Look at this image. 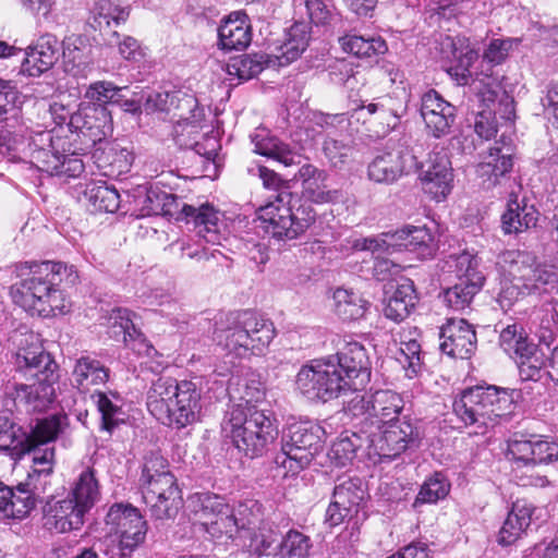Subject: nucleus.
I'll list each match as a JSON object with an SVG mask.
<instances>
[{"label": "nucleus", "instance_id": "f257e3e1", "mask_svg": "<svg viewBox=\"0 0 558 558\" xmlns=\"http://www.w3.org/2000/svg\"><path fill=\"white\" fill-rule=\"evenodd\" d=\"M14 271L20 281L10 288L13 302L38 315H48L59 307L61 293L57 287L64 278L71 284L78 278L72 266L48 260L19 264Z\"/></svg>", "mask_w": 558, "mask_h": 558}, {"label": "nucleus", "instance_id": "f03ea898", "mask_svg": "<svg viewBox=\"0 0 558 558\" xmlns=\"http://www.w3.org/2000/svg\"><path fill=\"white\" fill-rule=\"evenodd\" d=\"M19 366L26 367L32 384H13L7 387V395L15 403L26 405L32 411H44L56 399V385L59 381L58 364L44 350H24L17 353Z\"/></svg>", "mask_w": 558, "mask_h": 558}, {"label": "nucleus", "instance_id": "7ed1b4c3", "mask_svg": "<svg viewBox=\"0 0 558 558\" xmlns=\"http://www.w3.org/2000/svg\"><path fill=\"white\" fill-rule=\"evenodd\" d=\"M222 429L246 457L263 456L278 436L271 413L264 409L232 405L227 411Z\"/></svg>", "mask_w": 558, "mask_h": 558}, {"label": "nucleus", "instance_id": "20e7f679", "mask_svg": "<svg viewBox=\"0 0 558 558\" xmlns=\"http://www.w3.org/2000/svg\"><path fill=\"white\" fill-rule=\"evenodd\" d=\"M143 500L155 520L174 519L182 507V493L168 461L158 453L145 458L141 476Z\"/></svg>", "mask_w": 558, "mask_h": 558}, {"label": "nucleus", "instance_id": "39448f33", "mask_svg": "<svg viewBox=\"0 0 558 558\" xmlns=\"http://www.w3.org/2000/svg\"><path fill=\"white\" fill-rule=\"evenodd\" d=\"M258 213L266 233L279 241L299 238L316 220V213L311 202L289 191L276 194L275 199L260 206Z\"/></svg>", "mask_w": 558, "mask_h": 558}, {"label": "nucleus", "instance_id": "423d86ee", "mask_svg": "<svg viewBox=\"0 0 558 558\" xmlns=\"http://www.w3.org/2000/svg\"><path fill=\"white\" fill-rule=\"evenodd\" d=\"M453 412L465 426L486 428L512 412L513 401L506 389L495 386L468 388L453 401Z\"/></svg>", "mask_w": 558, "mask_h": 558}, {"label": "nucleus", "instance_id": "0eeeda50", "mask_svg": "<svg viewBox=\"0 0 558 558\" xmlns=\"http://www.w3.org/2000/svg\"><path fill=\"white\" fill-rule=\"evenodd\" d=\"M227 322L217 337L228 351L239 356L262 354L275 337L272 322L251 311L231 313Z\"/></svg>", "mask_w": 558, "mask_h": 558}, {"label": "nucleus", "instance_id": "6e6552de", "mask_svg": "<svg viewBox=\"0 0 558 558\" xmlns=\"http://www.w3.org/2000/svg\"><path fill=\"white\" fill-rule=\"evenodd\" d=\"M474 90L480 100L487 107L475 116L474 131L484 140H490L497 133L495 116L505 120L514 118V99L502 87L493 73L481 71L472 81Z\"/></svg>", "mask_w": 558, "mask_h": 558}, {"label": "nucleus", "instance_id": "1a4fd4ad", "mask_svg": "<svg viewBox=\"0 0 558 558\" xmlns=\"http://www.w3.org/2000/svg\"><path fill=\"white\" fill-rule=\"evenodd\" d=\"M324 434V429L315 423L292 424L283 438L282 454L276 458V462L292 474L299 473L323 449Z\"/></svg>", "mask_w": 558, "mask_h": 558}, {"label": "nucleus", "instance_id": "9d476101", "mask_svg": "<svg viewBox=\"0 0 558 558\" xmlns=\"http://www.w3.org/2000/svg\"><path fill=\"white\" fill-rule=\"evenodd\" d=\"M295 385L307 399L323 402L352 390L335 366L333 360L329 357L302 366L296 375Z\"/></svg>", "mask_w": 558, "mask_h": 558}, {"label": "nucleus", "instance_id": "9b49d317", "mask_svg": "<svg viewBox=\"0 0 558 558\" xmlns=\"http://www.w3.org/2000/svg\"><path fill=\"white\" fill-rule=\"evenodd\" d=\"M363 434L367 441L368 454L390 460L399 457L408 448L417 446L420 439L418 428L408 415L385 424L380 429L364 430Z\"/></svg>", "mask_w": 558, "mask_h": 558}, {"label": "nucleus", "instance_id": "f8f14e48", "mask_svg": "<svg viewBox=\"0 0 558 558\" xmlns=\"http://www.w3.org/2000/svg\"><path fill=\"white\" fill-rule=\"evenodd\" d=\"M31 163L49 175L71 179L84 172V162L75 153L60 155L51 132H40L28 144Z\"/></svg>", "mask_w": 558, "mask_h": 558}, {"label": "nucleus", "instance_id": "ddd939ff", "mask_svg": "<svg viewBox=\"0 0 558 558\" xmlns=\"http://www.w3.org/2000/svg\"><path fill=\"white\" fill-rule=\"evenodd\" d=\"M126 87H117L111 82H96L86 90V98L94 101L92 107L72 118V121L78 122L83 118L82 128L92 132L94 141H100L112 130V118L110 111L105 105L121 102V92Z\"/></svg>", "mask_w": 558, "mask_h": 558}, {"label": "nucleus", "instance_id": "4468645a", "mask_svg": "<svg viewBox=\"0 0 558 558\" xmlns=\"http://www.w3.org/2000/svg\"><path fill=\"white\" fill-rule=\"evenodd\" d=\"M354 415H364L365 424L380 429L385 424L400 420L403 398L392 390H377L369 396H356L349 403Z\"/></svg>", "mask_w": 558, "mask_h": 558}, {"label": "nucleus", "instance_id": "2eb2a0df", "mask_svg": "<svg viewBox=\"0 0 558 558\" xmlns=\"http://www.w3.org/2000/svg\"><path fill=\"white\" fill-rule=\"evenodd\" d=\"M365 495L366 488L360 477H339L333 488L332 501L326 511V522L330 526H337L347 518L356 514Z\"/></svg>", "mask_w": 558, "mask_h": 558}, {"label": "nucleus", "instance_id": "dca6fc26", "mask_svg": "<svg viewBox=\"0 0 558 558\" xmlns=\"http://www.w3.org/2000/svg\"><path fill=\"white\" fill-rule=\"evenodd\" d=\"M158 365H154L151 361L141 364L138 377L144 381L151 383L146 393V405L148 411L160 422L166 424V417H169L170 403L173 402L175 397L177 387L180 381L172 377L159 376Z\"/></svg>", "mask_w": 558, "mask_h": 558}, {"label": "nucleus", "instance_id": "f3484780", "mask_svg": "<svg viewBox=\"0 0 558 558\" xmlns=\"http://www.w3.org/2000/svg\"><path fill=\"white\" fill-rule=\"evenodd\" d=\"M335 366L353 391L363 389L371 378V363L365 348L359 342H349L335 355Z\"/></svg>", "mask_w": 558, "mask_h": 558}, {"label": "nucleus", "instance_id": "a211bd4d", "mask_svg": "<svg viewBox=\"0 0 558 558\" xmlns=\"http://www.w3.org/2000/svg\"><path fill=\"white\" fill-rule=\"evenodd\" d=\"M418 162L408 147H398L378 155L368 165V178L376 183L390 184L402 174L416 171Z\"/></svg>", "mask_w": 558, "mask_h": 558}, {"label": "nucleus", "instance_id": "6ab92c4d", "mask_svg": "<svg viewBox=\"0 0 558 558\" xmlns=\"http://www.w3.org/2000/svg\"><path fill=\"white\" fill-rule=\"evenodd\" d=\"M420 179L425 193L436 201H442L451 191L453 180L451 162L444 151H434L418 166Z\"/></svg>", "mask_w": 558, "mask_h": 558}, {"label": "nucleus", "instance_id": "aec40b11", "mask_svg": "<svg viewBox=\"0 0 558 558\" xmlns=\"http://www.w3.org/2000/svg\"><path fill=\"white\" fill-rule=\"evenodd\" d=\"M440 344L442 353L454 359H470L476 350V332L465 319L449 318L440 328Z\"/></svg>", "mask_w": 558, "mask_h": 558}, {"label": "nucleus", "instance_id": "412c9836", "mask_svg": "<svg viewBox=\"0 0 558 558\" xmlns=\"http://www.w3.org/2000/svg\"><path fill=\"white\" fill-rule=\"evenodd\" d=\"M421 116L434 137L440 138L450 133L456 120V107L445 100L434 89L426 92L421 99Z\"/></svg>", "mask_w": 558, "mask_h": 558}, {"label": "nucleus", "instance_id": "4be33fe9", "mask_svg": "<svg viewBox=\"0 0 558 558\" xmlns=\"http://www.w3.org/2000/svg\"><path fill=\"white\" fill-rule=\"evenodd\" d=\"M201 389L191 380H181L177 387L173 402L170 403L166 424L177 428L185 427L198 418L201 411Z\"/></svg>", "mask_w": 558, "mask_h": 558}, {"label": "nucleus", "instance_id": "5701e85b", "mask_svg": "<svg viewBox=\"0 0 558 558\" xmlns=\"http://www.w3.org/2000/svg\"><path fill=\"white\" fill-rule=\"evenodd\" d=\"M43 512L45 526L57 533H68L81 529L86 513L71 497L62 500L53 498L47 500Z\"/></svg>", "mask_w": 558, "mask_h": 558}, {"label": "nucleus", "instance_id": "b1692460", "mask_svg": "<svg viewBox=\"0 0 558 558\" xmlns=\"http://www.w3.org/2000/svg\"><path fill=\"white\" fill-rule=\"evenodd\" d=\"M59 56L60 45L57 36L44 34L27 47L21 71L29 76H37L52 68Z\"/></svg>", "mask_w": 558, "mask_h": 558}, {"label": "nucleus", "instance_id": "393cba45", "mask_svg": "<svg viewBox=\"0 0 558 558\" xmlns=\"http://www.w3.org/2000/svg\"><path fill=\"white\" fill-rule=\"evenodd\" d=\"M177 219L184 220L187 225L192 223L196 233L208 243H216L219 240V211L209 204L195 207L183 203Z\"/></svg>", "mask_w": 558, "mask_h": 558}, {"label": "nucleus", "instance_id": "a878e982", "mask_svg": "<svg viewBox=\"0 0 558 558\" xmlns=\"http://www.w3.org/2000/svg\"><path fill=\"white\" fill-rule=\"evenodd\" d=\"M512 167L510 148L492 147L485 160L477 167L483 189L490 190L508 180Z\"/></svg>", "mask_w": 558, "mask_h": 558}, {"label": "nucleus", "instance_id": "bb28decb", "mask_svg": "<svg viewBox=\"0 0 558 558\" xmlns=\"http://www.w3.org/2000/svg\"><path fill=\"white\" fill-rule=\"evenodd\" d=\"M219 46L223 50L245 49L251 40L248 16L243 11L230 13L218 28Z\"/></svg>", "mask_w": 558, "mask_h": 558}, {"label": "nucleus", "instance_id": "cd10ccee", "mask_svg": "<svg viewBox=\"0 0 558 558\" xmlns=\"http://www.w3.org/2000/svg\"><path fill=\"white\" fill-rule=\"evenodd\" d=\"M386 242L396 246V251L407 250L421 258L434 254L433 236L425 227L405 226L388 235Z\"/></svg>", "mask_w": 558, "mask_h": 558}, {"label": "nucleus", "instance_id": "c85d7f7f", "mask_svg": "<svg viewBox=\"0 0 558 558\" xmlns=\"http://www.w3.org/2000/svg\"><path fill=\"white\" fill-rule=\"evenodd\" d=\"M534 510L535 507L526 500L514 501L498 533L497 542L502 546L515 543L530 526Z\"/></svg>", "mask_w": 558, "mask_h": 558}, {"label": "nucleus", "instance_id": "c756f323", "mask_svg": "<svg viewBox=\"0 0 558 558\" xmlns=\"http://www.w3.org/2000/svg\"><path fill=\"white\" fill-rule=\"evenodd\" d=\"M29 448L28 432L14 422L11 413L0 414V450L8 451L14 459H20Z\"/></svg>", "mask_w": 558, "mask_h": 558}, {"label": "nucleus", "instance_id": "7c9ffc66", "mask_svg": "<svg viewBox=\"0 0 558 558\" xmlns=\"http://www.w3.org/2000/svg\"><path fill=\"white\" fill-rule=\"evenodd\" d=\"M416 301L413 281L404 278L397 284L392 295L385 301L384 314L393 322H401L409 316Z\"/></svg>", "mask_w": 558, "mask_h": 558}, {"label": "nucleus", "instance_id": "2f4dec72", "mask_svg": "<svg viewBox=\"0 0 558 558\" xmlns=\"http://www.w3.org/2000/svg\"><path fill=\"white\" fill-rule=\"evenodd\" d=\"M537 211L534 206L521 205L514 193L510 194L507 210L501 216V227L505 233H519L537 222Z\"/></svg>", "mask_w": 558, "mask_h": 558}, {"label": "nucleus", "instance_id": "473e14b6", "mask_svg": "<svg viewBox=\"0 0 558 558\" xmlns=\"http://www.w3.org/2000/svg\"><path fill=\"white\" fill-rule=\"evenodd\" d=\"M72 375L78 389L89 390L93 386L105 385L110 371L100 361L84 355L76 360Z\"/></svg>", "mask_w": 558, "mask_h": 558}, {"label": "nucleus", "instance_id": "72a5a7b5", "mask_svg": "<svg viewBox=\"0 0 558 558\" xmlns=\"http://www.w3.org/2000/svg\"><path fill=\"white\" fill-rule=\"evenodd\" d=\"M311 39L310 26L304 22H295L287 32L286 39L278 48L276 56L280 65H288L300 58Z\"/></svg>", "mask_w": 558, "mask_h": 558}, {"label": "nucleus", "instance_id": "f704fd0d", "mask_svg": "<svg viewBox=\"0 0 558 558\" xmlns=\"http://www.w3.org/2000/svg\"><path fill=\"white\" fill-rule=\"evenodd\" d=\"M252 141L256 154L272 158L286 167L301 162V155L292 150L288 144L277 137L256 134L252 137Z\"/></svg>", "mask_w": 558, "mask_h": 558}, {"label": "nucleus", "instance_id": "c9c22d12", "mask_svg": "<svg viewBox=\"0 0 558 558\" xmlns=\"http://www.w3.org/2000/svg\"><path fill=\"white\" fill-rule=\"evenodd\" d=\"M364 430L361 434L344 432L332 442L327 456L335 466H345L354 459L357 449L367 448Z\"/></svg>", "mask_w": 558, "mask_h": 558}, {"label": "nucleus", "instance_id": "e433bc0d", "mask_svg": "<svg viewBox=\"0 0 558 558\" xmlns=\"http://www.w3.org/2000/svg\"><path fill=\"white\" fill-rule=\"evenodd\" d=\"M228 507L229 505L222 497L210 493H197L191 497L194 521L202 529L207 526L220 513L223 514Z\"/></svg>", "mask_w": 558, "mask_h": 558}, {"label": "nucleus", "instance_id": "4c0bfd02", "mask_svg": "<svg viewBox=\"0 0 558 558\" xmlns=\"http://www.w3.org/2000/svg\"><path fill=\"white\" fill-rule=\"evenodd\" d=\"M69 425L65 414H54L37 420L35 426L28 433L31 448L41 447L57 439Z\"/></svg>", "mask_w": 558, "mask_h": 558}, {"label": "nucleus", "instance_id": "58836bf2", "mask_svg": "<svg viewBox=\"0 0 558 558\" xmlns=\"http://www.w3.org/2000/svg\"><path fill=\"white\" fill-rule=\"evenodd\" d=\"M179 110L187 109L191 112V118H196L195 109L197 107V100L191 95H180L178 93H151L147 96L144 108L147 112L149 111H169L172 106Z\"/></svg>", "mask_w": 558, "mask_h": 558}, {"label": "nucleus", "instance_id": "ea45409f", "mask_svg": "<svg viewBox=\"0 0 558 558\" xmlns=\"http://www.w3.org/2000/svg\"><path fill=\"white\" fill-rule=\"evenodd\" d=\"M92 399L101 414L102 429L111 433L120 423L124 422L121 399L117 393L110 392L109 396L102 391H95Z\"/></svg>", "mask_w": 558, "mask_h": 558}, {"label": "nucleus", "instance_id": "a19ab883", "mask_svg": "<svg viewBox=\"0 0 558 558\" xmlns=\"http://www.w3.org/2000/svg\"><path fill=\"white\" fill-rule=\"evenodd\" d=\"M335 312L343 320H355L364 317L369 302L360 294L339 288L333 292Z\"/></svg>", "mask_w": 558, "mask_h": 558}, {"label": "nucleus", "instance_id": "79ce46f5", "mask_svg": "<svg viewBox=\"0 0 558 558\" xmlns=\"http://www.w3.org/2000/svg\"><path fill=\"white\" fill-rule=\"evenodd\" d=\"M99 496V484L96 478L95 470L88 466L81 472L74 484L72 500L87 512L97 502Z\"/></svg>", "mask_w": 558, "mask_h": 558}, {"label": "nucleus", "instance_id": "37998d69", "mask_svg": "<svg viewBox=\"0 0 558 558\" xmlns=\"http://www.w3.org/2000/svg\"><path fill=\"white\" fill-rule=\"evenodd\" d=\"M485 277L473 278L471 283L458 281L454 286L446 289L442 300L453 311H463L469 307L475 294L482 289Z\"/></svg>", "mask_w": 558, "mask_h": 558}, {"label": "nucleus", "instance_id": "c03bdc74", "mask_svg": "<svg viewBox=\"0 0 558 558\" xmlns=\"http://www.w3.org/2000/svg\"><path fill=\"white\" fill-rule=\"evenodd\" d=\"M344 51L359 58H369L372 56L384 54L388 47L381 37H363L357 35H347L340 38Z\"/></svg>", "mask_w": 558, "mask_h": 558}, {"label": "nucleus", "instance_id": "a18cd8bd", "mask_svg": "<svg viewBox=\"0 0 558 558\" xmlns=\"http://www.w3.org/2000/svg\"><path fill=\"white\" fill-rule=\"evenodd\" d=\"M230 512L242 537L251 535V532L262 520V506L255 499L239 501L232 509L230 508Z\"/></svg>", "mask_w": 558, "mask_h": 558}, {"label": "nucleus", "instance_id": "49530a36", "mask_svg": "<svg viewBox=\"0 0 558 558\" xmlns=\"http://www.w3.org/2000/svg\"><path fill=\"white\" fill-rule=\"evenodd\" d=\"M365 109L368 113H378L389 129H395L399 119L404 114L407 107L403 101L392 96H383L375 102L368 104Z\"/></svg>", "mask_w": 558, "mask_h": 558}, {"label": "nucleus", "instance_id": "de8ad7c7", "mask_svg": "<svg viewBox=\"0 0 558 558\" xmlns=\"http://www.w3.org/2000/svg\"><path fill=\"white\" fill-rule=\"evenodd\" d=\"M61 45L66 71L86 63L89 46L85 36L71 34L64 37Z\"/></svg>", "mask_w": 558, "mask_h": 558}, {"label": "nucleus", "instance_id": "09e8293b", "mask_svg": "<svg viewBox=\"0 0 558 558\" xmlns=\"http://www.w3.org/2000/svg\"><path fill=\"white\" fill-rule=\"evenodd\" d=\"M313 542L310 536L296 530H290L279 545L280 558H310Z\"/></svg>", "mask_w": 558, "mask_h": 558}, {"label": "nucleus", "instance_id": "8fccbe9b", "mask_svg": "<svg viewBox=\"0 0 558 558\" xmlns=\"http://www.w3.org/2000/svg\"><path fill=\"white\" fill-rule=\"evenodd\" d=\"M142 514L132 505L114 504L110 507L106 515V523L111 525V530L120 536L134 522L142 523Z\"/></svg>", "mask_w": 558, "mask_h": 558}, {"label": "nucleus", "instance_id": "3c124183", "mask_svg": "<svg viewBox=\"0 0 558 558\" xmlns=\"http://www.w3.org/2000/svg\"><path fill=\"white\" fill-rule=\"evenodd\" d=\"M129 10L113 4L110 0H98L94 8L93 26L99 31L109 28L113 22L119 25L125 22Z\"/></svg>", "mask_w": 558, "mask_h": 558}, {"label": "nucleus", "instance_id": "603ef678", "mask_svg": "<svg viewBox=\"0 0 558 558\" xmlns=\"http://www.w3.org/2000/svg\"><path fill=\"white\" fill-rule=\"evenodd\" d=\"M7 510L3 513L14 519L25 518L36 506L37 500L27 488L20 483L11 494L7 496Z\"/></svg>", "mask_w": 558, "mask_h": 558}, {"label": "nucleus", "instance_id": "864d4df0", "mask_svg": "<svg viewBox=\"0 0 558 558\" xmlns=\"http://www.w3.org/2000/svg\"><path fill=\"white\" fill-rule=\"evenodd\" d=\"M85 196L98 211L116 213L120 207V195L113 186L93 185L87 187Z\"/></svg>", "mask_w": 558, "mask_h": 558}, {"label": "nucleus", "instance_id": "5fc2aeb1", "mask_svg": "<svg viewBox=\"0 0 558 558\" xmlns=\"http://www.w3.org/2000/svg\"><path fill=\"white\" fill-rule=\"evenodd\" d=\"M203 531L216 542L242 538L239 527L231 515L230 507L227 508L223 514L220 513L216 519L210 521Z\"/></svg>", "mask_w": 558, "mask_h": 558}, {"label": "nucleus", "instance_id": "6e6d98bb", "mask_svg": "<svg viewBox=\"0 0 558 558\" xmlns=\"http://www.w3.org/2000/svg\"><path fill=\"white\" fill-rule=\"evenodd\" d=\"M265 68L263 54H244L232 59L227 70L229 75L236 76L240 81H248L258 75Z\"/></svg>", "mask_w": 558, "mask_h": 558}, {"label": "nucleus", "instance_id": "4d7b16f0", "mask_svg": "<svg viewBox=\"0 0 558 558\" xmlns=\"http://www.w3.org/2000/svg\"><path fill=\"white\" fill-rule=\"evenodd\" d=\"M328 173H324L319 179L305 184L302 189V195L306 201L316 204L337 203L342 198L340 190L330 189L327 185Z\"/></svg>", "mask_w": 558, "mask_h": 558}, {"label": "nucleus", "instance_id": "13d9d810", "mask_svg": "<svg viewBox=\"0 0 558 558\" xmlns=\"http://www.w3.org/2000/svg\"><path fill=\"white\" fill-rule=\"evenodd\" d=\"M450 485L446 482L445 477L436 473L435 476L429 477L422 485L413 507L416 508L423 504H435L439 499L445 498L449 493Z\"/></svg>", "mask_w": 558, "mask_h": 558}, {"label": "nucleus", "instance_id": "bf43d9fd", "mask_svg": "<svg viewBox=\"0 0 558 558\" xmlns=\"http://www.w3.org/2000/svg\"><path fill=\"white\" fill-rule=\"evenodd\" d=\"M450 267H453L458 281L471 283L475 276L484 277L478 269L480 259L476 255L464 251L458 255H450Z\"/></svg>", "mask_w": 558, "mask_h": 558}, {"label": "nucleus", "instance_id": "052dcab7", "mask_svg": "<svg viewBox=\"0 0 558 558\" xmlns=\"http://www.w3.org/2000/svg\"><path fill=\"white\" fill-rule=\"evenodd\" d=\"M147 533V522L142 517V523L134 522L125 530L119 541V550L121 558H128L132 553L144 543Z\"/></svg>", "mask_w": 558, "mask_h": 558}, {"label": "nucleus", "instance_id": "680f3d73", "mask_svg": "<svg viewBox=\"0 0 558 558\" xmlns=\"http://www.w3.org/2000/svg\"><path fill=\"white\" fill-rule=\"evenodd\" d=\"M295 7H304L312 24L316 26L329 25L336 14L324 0H295Z\"/></svg>", "mask_w": 558, "mask_h": 558}, {"label": "nucleus", "instance_id": "e2e57ef3", "mask_svg": "<svg viewBox=\"0 0 558 558\" xmlns=\"http://www.w3.org/2000/svg\"><path fill=\"white\" fill-rule=\"evenodd\" d=\"M32 457V471L44 477H50L53 471L54 449L52 447H33L26 452Z\"/></svg>", "mask_w": 558, "mask_h": 558}, {"label": "nucleus", "instance_id": "0e129e2a", "mask_svg": "<svg viewBox=\"0 0 558 558\" xmlns=\"http://www.w3.org/2000/svg\"><path fill=\"white\" fill-rule=\"evenodd\" d=\"M517 43L514 38L493 39L483 52V62L490 66L501 64Z\"/></svg>", "mask_w": 558, "mask_h": 558}, {"label": "nucleus", "instance_id": "69168bd1", "mask_svg": "<svg viewBox=\"0 0 558 558\" xmlns=\"http://www.w3.org/2000/svg\"><path fill=\"white\" fill-rule=\"evenodd\" d=\"M352 147L344 143L343 141H339L329 134L326 136L323 143V151L326 158L330 161V163L336 168H341L347 163L348 158L351 154Z\"/></svg>", "mask_w": 558, "mask_h": 558}, {"label": "nucleus", "instance_id": "338daca9", "mask_svg": "<svg viewBox=\"0 0 558 558\" xmlns=\"http://www.w3.org/2000/svg\"><path fill=\"white\" fill-rule=\"evenodd\" d=\"M555 282L558 283V274L554 266H535L525 283V289L531 293Z\"/></svg>", "mask_w": 558, "mask_h": 558}, {"label": "nucleus", "instance_id": "774afa93", "mask_svg": "<svg viewBox=\"0 0 558 558\" xmlns=\"http://www.w3.org/2000/svg\"><path fill=\"white\" fill-rule=\"evenodd\" d=\"M265 385L264 383L252 376L245 380L243 392L241 395V403L236 405H241L243 408H256L258 409V403L263 402L265 399Z\"/></svg>", "mask_w": 558, "mask_h": 558}]
</instances>
